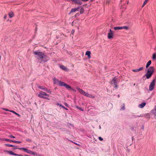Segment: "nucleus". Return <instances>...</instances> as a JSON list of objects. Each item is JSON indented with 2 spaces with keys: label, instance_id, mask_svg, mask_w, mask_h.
<instances>
[{
  "label": "nucleus",
  "instance_id": "nucleus-1",
  "mask_svg": "<svg viewBox=\"0 0 156 156\" xmlns=\"http://www.w3.org/2000/svg\"><path fill=\"white\" fill-rule=\"evenodd\" d=\"M34 53L37 56V57H38L37 58L41 62H45L48 60V57L42 52L34 51Z\"/></svg>",
  "mask_w": 156,
  "mask_h": 156
},
{
  "label": "nucleus",
  "instance_id": "nucleus-2",
  "mask_svg": "<svg viewBox=\"0 0 156 156\" xmlns=\"http://www.w3.org/2000/svg\"><path fill=\"white\" fill-rule=\"evenodd\" d=\"M154 67L151 66L149 67L147 73L145 75L147 79H149L151 77L154 72Z\"/></svg>",
  "mask_w": 156,
  "mask_h": 156
},
{
  "label": "nucleus",
  "instance_id": "nucleus-3",
  "mask_svg": "<svg viewBox=\"0 0 156 156\" xmlns=\"http://www.w3.org/2000/svg\"><path fill=\"white\" fill-rule=\"evenodd\" d=\"M44 96H46L48 97L49 96V95L47 94L46 92L42 91H41L39 92V94L38 95V96L41 98L46 99L48 100H49V99L48 98L44 97Z\"/></svg>",
  "mask_w": 156,
  "mask_h": 156
},
{
  "label": "nucleus",
  "instance_id": "nucleus-4",
  "mask_svg": "<svg viewBox=\"0 0 156 156\" xmlns=\"http://www.w3.org/2000/svg\"><path fill=\"white\" fill-rule=\"evenodd\" d=\"M156 77L153 79L150 83L149 86V90L150 91L152 90L154 88L156 82Z\"/></svg>",
  "mask_w": 156,
  "mask_h": 156
},
{
  "label": "nucleus",
  "instance_id": "nucleus-5",
  "mask_svg": "<svg viewBox=\"0 0 156 156\" xmlns=\"http://www.w3.org/2000/svg\"><path fill=\"white\" fill-rule=\"evenodd\" d=\"M68 1H71L72 2L77 4L81 5L82 4L81 0H67Z\"/></svg>",
  "mask_w": 156,
  "mask_h": 156
},
{
  "label": "nucleus",
  "instance_id": "nucleus-6",
  "mask_svg": "<svg viewBox=\"0 0 156 156\" xmlns=\"http://www.w3.org/2000/svg\"><path fill=\"white\" fill-rule=\"evenodd\" d=\"M109 32L108 34V39H111L113 38V35L114 34V32L111 29L109 30Z\"/></svg>",
  "mask_w": 156,
  "mask_h": 156
},
{
  "label": "nucleus",
  "instance_id": "nucleus-7",
  "mask_svg": "<svg viewBox=\"0 0 156 156\" xmlns=\"http://www.w3.org/2000/svg\"><path fill=\"white\" fill-rule=\"evenodd\" d=\"M117 80H116V79L115 78H114L112 80L111 82V83L112 84H113L115 86V88H117L118 87V86L117 85Z\"/></svg>",
  "mask_w": 156,
  "mask_h": 156
},
{
  "label": "nucleus",
  "instance_id": "nucleus-8",
  "mask_svg": "<svg viewBox=\"0 0 156 156\" xmlns=\"http://www.w3.org/2000/svg\"><path fill=\"white\" fill-rule=\"evenodd\" d=\"M79 92L81 94L85 96V94L87 93L86 92L84 91L83 90L81 89L80 88L78 89Z\"/></svg>",
  "mask_w": 156,
  "mask_h": 156
},
{
  "label": "nucleus",
  "instance_id": "nucleus-9",
  "mask_svg": "<svg viewBox=\"0 0 156 156\" xmlns=\"http://www.w3.org/2000/svg\"><path fill=\"white\" fill-rule=\"evenodd\" d=\"M54 84H58L60 81L58 80L57 79L54 78L53 79Z\"/></svg>",
  "mask_w": 156,
  "mask_h": 156
},
{
  "label": "nucleus",
  "instance_id": "nucleus-10",
  "mask_svg": "<svg viewBox=\"0 0 156 156\" xmlns=\"http://www.w3.org/2000/svg\"><path fill=\"white\" fill-rule=\"evenodd\" d=\"M143 69L144 68L143 67H141L138 69H133L132 71L134 72H137L143 70Z\"/></svg>",
  "mask_w": 156,
  "mask_h": 156
},
{
  "label": "nucleus",
  "instance_id": "nucleus-11",
  "mask_svg": "<svg viewBox=\"0 0 156 156\" xmlns=\"http://www.w3.org/2000/svg\"><path fill=\"white\" fill-rule=\"evenodd\" d=\"M151 113L156 116V106H155L154 108L151 111Z\"/></svg>",
  "mask_w": 156,
  "mask_h": 156
},
{
  "label": "nucleus",
  "instance_id": "nucleus-12",
  "mask_svg": "<svg viewBox=\"0 0 156 156\" xmlns=\"http://www.w3.org/2000/svg\"><path fill=\"white\" fill-rule=\"evenodd\" d=\"M79 7H77L76 8L72 9H71V12L69 13V14H70L71 13L75 12L76 11L78 10L79 9Z\"/></svg>",
  "mask_w": 156,
  "mask_h": 156
},
{
  "label": "nucleus",
  "instance_id": "nucleus-13",
  "mask_svg": "<svg viewBox=\"0 0 156 156\" xmlns=\"http://www.w3.org/2000/svg\"><path fill=\"white\" fill-rule=\"evenodd\" d=\"M4 151L5 152H7L8 153V154H11V155H16V154H15V153H14L13 152H12L11 151H8L7 150H4Z\"/></svg>",
  "mask_w": 156,
  "mask_h": 156
},
{
  "label": "nucleus",
  "instance_id": "nucleus-14",
  "mask_svg": "<svg viewBox=\"0 0 156 156\" xmlns=\"http://www.w3.org/2000/svg\"><path fill=\"white\" fill-rule=\"evenodd\" d=\"M90 54L91 52L90 51H87L86 52V55H87L88 58H90Z\"/></svg>",
  "mask_w": 156,
  "mask_h": 156
},
{
  "label": "nucleus",
  "instance_id": "nucleus-15",
  "mask_svg": "<svg viewBox=\"0 0 156 156\" xmlns=\"http://www.w3.org/2000/svg\"><path fill=\"white\" fill-rule=\"evenodd\" d=\"M146 105V103H142L139 105V107L140 108H143Z\"/></svg>",
  "mask_w": 156,
  "mask_h": 156
},
{
  "label": "nucleus",
  "instance_id": "nucleus-16",
  "mask_svg": "<svg viewBox=\"0 0 156 156\" xmlns=\"http://www.w3.org/2000/svg\"><path fill=\"white\" fill-rule=\"evenodd\" d=\"M65 84L66 83L64 82L60 81V82H59V83L58 85L61 86H64L65 85Z\"/></svg>",
  "mask_w": 156,
  "mask_h": 156
},
{
  "label": "nucleus",
  "instance_id": "nucleus-17",
  "mask_svg": "<svg viewBox=\"0 0 156 156\" xmlns=\"http://www.w3.org/2000/svg\"><path fill=\"white\" fill-rule=\"evenodd\" d=\"M9 16L10 18L14 16L13 13L12 12H10L9 13Z\"/></svg>",
  "mask_w": 156,
  "mask_h": 156
},
{
  "label": "nucleus",
  "instance_id": "nucleus-18",
  "mask_svg": "<svg viewBox=\"0 0 156 156\" xmlns=\"http://www.w3.org/2000/svg\"><path fill=\"white\" fill-rule=\"evenodd\" d=\"M151 61L149 60L148 61V62H147V63L146 66V68H147L149 66L151 65Z\"/></svg>",
  "mask_w": 156,
  "mask_h": 156
},
{
  "label": "nucleus",
  "instance_id": "nucleus-19",
  "mask_svg": "<svg viewBox=\"0 0 156 156\" xmlns=\"http://www.w3.org/2000/svg\"><path fill=\"white\" fill-rule=\"evenodd\" d=\"M38 88H40V89H41L44 91H45L46 90V89L47 88H46V87H43L42 86H38Z\"/></svg>",
  "mask_w": 156,
  "mask_h": 156
},
{
  "label": "nucleus",
  "instance_id": "nucleus-20",
  "mask_svg": "<svg viewBox=\"0 0 156 156\" xmlns=\"http://www.w3.org/2000/svg\"><path fill=\"white\" fill-rule=\"evenodd\" d=\"M65 85L64 86L67 89H71V87L70 86H69V85H67L66 83Z\"/></svg>",
  "mask_w": 156,
  "mask_h": 156
},
{
  "label": "nucleus",
  "instance_id": "nucleus-21",
  "mask_svg": "<svg viewBox=\"0 0 156 156\" xmlns=\"http://www.w3.org/2000/svg\"><path fill=\"white\" fill-rule=\"evenodd\" d=\"M26 152H27L28 153L31 154H34V152H33L31 151H30V150H29L28 149L27 150Z\"/></svg>",
  "mask_w": 156,
  "mask_h": 156
},
{
  "label": "nucleus",
  "instance_id": "nucleus-22",
  "mask_svg": "<svg viewBox=\"0 0 156 156\" xmlns=\"http://www.w3.org/2000/svg\"><path fill=\"white\" fill-rule=\"evenodd\" d=\"M114 29L115 30H121V29H122V27H114Z\"/></svg>",
  "mask_w": 156,
  "mask_h": 156
},
{
  "label": "nucleus",
  "instance_id": "nucleus-23",
  "mask_svg": "<svg viewBox=\"0 0 156 156\" xmlns=\"http://www.w3.org/2000/svg\"><path fill=\"white\" fill-rule=\"evenodd\" d=\"M132 116H133V118H136L140 117L142 116L141 115H133Z\"/></svg>",
  "mask_w": 156,
  "mask_h": 156
},
{
  "label": "nucleus",
  "instance_id": "nucleus-24",
  "mask_svg": "<svg viewBox=\"0 0 156 156\" xmlns=\"http://www.w3.org/2000/svg\"><path fill=\"white\" fill-rule=\"evenodd\" d=\"M144 116L147 118H149L150 117L149 114L148 113H146L144 115Z\"/></svg>",
  "mask_w": 156,
  "mask_h": 156
},
{
  "label": "nucleus",
  "instance_id": "nucleus-25",
  "mask_svg": "<svg viewBox=\"0 0 156 156\" xmlns=\"http://www.w3.org/2000/svg\"><path fill=\"white\" fill-rule=\"evenodd\" d=\"M10 112H11L14 113V114H15L16 115H17L18 116H20V114H18L15 111H12V110L10 111Z\"/></svg>",
  "mask_w": 156,
  "mask_h": 156
},
{
  "label": "nucleus",
  "instance_id": "nucleus-26",
  "mask_svg": "<svg viewBox=\"0 0 156 156\" xmlns=\"http://www.w3.org/2000/svg\"><path fill=\"white\" fill-rule=\"evenodd\" d=\"M60 67L61 69L63 70H65L66 69V68L63 65H61Z\"/></svg>",
  "mask_w": 156,
  "mask_h": 156
},
{
  "label": "nucleus",
  "instance_id": "nucleus-27",
  "mask_svg": "<svg viewBox=\"0 0 156 156\" xmlns=\"http://www.w3.org/2000/svg\"><path fill=\"white\" fill-rule=\"evenodd\" d=\"M148 0H145V1L144 2L143 5H142V7H144L145 6Z\"/></svg>",
  "mask_w": 156,
  "mask_h": 156
},
{
  "label": "nucleus",
  "instance_id": "nucleus-28",
  "mask_svg": "<svg viewBox=\"0 0 156 156\" xmlns=\"http://www.w3.org/2000/svg\"><path fill=\"white\" fill-rule=\"evenodd\" d=\"M122 29H125L126 30H127L129 29L128 27L127 26H123V27H122Z\"/></svg>",
  "mask_w": 156,
  "mask_h": 156
},
{
  "label": "nucleus",
  "instance_id": "nucleus-29",
  "mask_svg": "<svg viewBox=\"0 0 156 156\" xmlns=\"http://www.w3.org/2000/svg\"><path fill=\"white\" fill-rule=\"evenodd\" d=\"M5 146L9 147H13V146H14V145L8 144H5Z\"/></svg>",
  "mask_w": 156,
  "mask_h": 156
},
{
  "label": "nucleus",
  "instance_id": "nucleus-30",
  "mask_svg": "<svg viewBox=\"0 0 156 156\" xmlns=\"http://www.w3.org/2000/svg\"><path fill=\"white\" fill-rule=\"evenodd\" d=\"M156 58V54L155 53H154L153 55L152 58L154 59Z\"/></svg>",
  "mask_w": 156,
  "mask_h": 156
},
{
  "label": "nucleus",
  "instance_id": "nucleus-31",
  "mask_svg": "<svg viewBox=\"0 0 156 156\" xmlns=\"http://www.w3.org/2000/svg\"><path fill=\"white\" fill-rule=\"evenodd\" d=\"M4 140L7 141H9L10 142H12L13 141V140H10L7 139H5L4 138Z\"/></svg>",
  "mask_w": 156,
  "mask_h": 156
},
{
  "label": "nucleus",
  "instance_id": "nucleus-32",
  "mask_svg": "<svg viewBox=\"0 0 156 156\" xmlns=\"http://www.w3.org/2000/svg\"><path fill=\"white\" fill-rule=\"evenodd\" d=\"M84 12V10L83 9V8H81L80 10V13L82 14Z\"/></svg>",
  "mask_w": 156,
  "mask_h": 156
},
{
  "label": "nucleus",
  "instance_id": "nucleus-33",
  "mask_svg": "<svg viewBox=\"0 0 156 156\" xmlns=\"http://www.w3.org/2000/svg\"><path fill=\"white\" fill-rule=\"evenodd\" d=\"M88 97H89L91 98H95L94 96H93L92 95L90 94H89Z\"/></svg>",
  "mask_w": 156,
  "mask_h": 156
},
{
  "label": "nucleus",
  "instance_id": "nucleus-34",
  "mask_svg": "<svg viewBox=\"0 0 156 156\" xmlns=\"http://www.w3.org/2000/svg\"><path fill=\"white\" fill-rule=\"evenodd\" d=\"M12 142L16 143H18V144L20 143H21V142L20 141H12Z\"/></svg>",
  "mask_w": 156,
  "mask_h": 156
},
{
  "label": "nucleus",
  "instance_id": "nucleus-35",
  "mask_svg": "<svg viewBox=\"0 0 156 156\" xmlns=\"http://www.w3.org/2000/svg\"><path fill=\"white\" fill-rule=\"evenodd\" d=\"M76 107L78 109H79L80 110H81V111H83V109H82L81 108L79 107H78V106H77V105H76Z\"/></svg>",
  "mask_w": 156,
  "mask_h": 156
},
{
  "label": "nucleus",
  "instance_id": "nucleus-36",
  "mask_svg": "<svg viewBox=\"0 0 156 156\" xmlns=\"http://www.w3.org/2000/svg\"><path fill=\"white\" fill-rule=\"evenodd\" d=\"M60 106L62 107V108H63L64 109H65L66 110H68V109L67 108H66L64 106H63L62 105H60Z\"/></svg>",
  "mask_w": 156,
  "mask_h": 156
},
{
  "label": "nucleus",
  "instance_id": "nucleus-37",
  "mask_svg": "<svg viewBox=\"0 0 156 156\" xmlns=\"http://www.w3.org/2000/svg\"><path fill=\"white\" fill-rule=\"evenodd\" d=\"M45 91L47 92L48 93H51V91L50 90H48L47 88L46 89Z\"/></svg>",
  "mask_w": 156,
  "mask_h": 156
},
{
  "label": "nucleus",
  "instance_id": "nucleus-38",
  "mask_svg": "<svg viewBox=\"0 0 156 156\" xmlns=\"http://www.w3.org/2000/svg\"><path fill=\"white\" fill-rule=\"evenodd\" d=\"M125 109V105H124V104H123V105L122 107L121 108V109L122 110H124Z\"/></svg>",
  "mask_w": 156,
  "mask_h": 156
},
{
  "label": "nucleus",
  "instance_id": "nucleus-39",
  "mask_svg": "<svg viewBox=\"0 0 156 156\" xmlns=\"http://www.w3.org/2000/svg\"><path fill=\"white\" fill-rule=\"evenodd\" d=\"M27 149H26V148L23 147V150L25 152H27Z\"/></svg>",
  "mask_w": 156,
  "mask_h": 156
},
{
  "label": "nucleus",
  "instance_id": "nucleus-40",
  "mask_svg": "<svg viewBox=\"0 0 156 156\" xmlns=\"http://www.w3.org/2000/svg\"><path fill=\"white\" fill-rule=\"evenodd\" d=\"M75 32V30H72L71 31V33L72 34H73Z\"/></svg>",
  "mask_w": 156,
  "mask_h": 156
},
{
  "label": "nucleus",
  "instance_id": "nucleus-41",
  "mask_svg": "<svg viewBox=\"0 0 156 156\" xmlns=\"http://www.w3.org/2000/svg\"><path fill=\"white\" fill-rule=\"evenodd\" d=\"M16 155H14L18 156H23L22 154H18L15 153Z\"/></svg>",
  "mask_w": 156,
  "mask_h": 156
},
{
  "label": "nucleus",
  "instance_id": "nucleus-42",
  "mask_svg": "<svg viewBox=\"0 0 156 156\" xmlns=\"http://www.w3.org/2000/svg\"><path fill=\"white\" fill-rule=\"evenodd\" d=\"M98 139L101 141H102L103 140V138H102L101 137H99Z\"/></svg>",
  "mask_w": 156,
  "mask_h": 156
},
{
  "label": "nucleus",
  "instance_id": "nucleus-43",
  "mask_svg": "<svg viewBox=\"0 0 156 156\" xmlns=\"http://www.w3.org/2000/svg\"><path fill=\"white\" fill-rule=\"evenodd\" d=\"M9 137L10 138H15V136H13L12 135H11L9 136Z\"/></svg>",
  "mask_w": 156,
  "mask_h": 156
},
{
  "label": "nucleus",
  "instance_id": "nucleus-44",
  "mask_svg": "<svg viewBox=\"0 0 156 156\" xmlns=\"http://www.w3.org/2000/svg\"><path fill=\"white\" fill-rule=\"evenodd\" d=\"M3 109L4 110L6 111H8L10 112V110H9L8 109H5V108H3Z\"/></svg>",
  "mask_w": 156,
  "mask_h": 156
},
{
  "label": "nucleus",
  "instance_id": "nucleus-45",
  "mask_svg": "<svg viewBox=\"0 0 156 156\" xmlns=\"http://www.w3.org/2000/svg\"><path fill=\"white\" fill-rule=\"evenodd\" d=\"M89 95V94H88V93H87L85 95V96L88 97Z\"/></svg>",
  "mask_w": 156,
  "mask_h": 156
},
{
  "label": "nucleus",
  "instance_id": "nucleus-46",
  "mask_svg": "<svg viewBox=\"0 0 156 156\" xmlns=\"http://www.w3.org/2000/svg\"><path fill=\"white\" fill-rule=\"evenodd\" d=\"M79 15V13H76V14H75V17H76V16H78Z\"/></svg>",
  "mask_w": 156,
  "mask_h": 156
},
{
  "label": "nucleus",
  "instance_id": "nucleus-47",
  "mask_svg": "<svg viewBox=\"0 0 156 156\" xmlns=\"http://www.w3.org/2000/svg\"><path fill=\"white\" fill-rule=\"evenodd\" d=\"M23 147H20V148H18V149L20 150H23Z\"/></svg>",
  "mask_w": 156,
  "mask_h": 156
},
{
  "label": "nucleus",
  "instance_id": "nucleus-48",
  "mask_svg": "<svg viewBox=\"0 0 156 156\" xmlns=\"http://www.w3.org/2000/svg\"><path fill=\"white\" fill-rule=\"evenodd\" d=\"M13 147H14V149H17L16 147L15 146H13Z\"/></svg>",
  "mask_w": 156,
  "mask_h": 156
},
{
  "label": "nucleus",
  "instance_id": "nucleus-49",
  "mask_svg": "<svg viewBox=\"0 0 156 156\" xmlns=\"http://www.w3.org/2000/svg\"><path fill=\"white\" fill-rule=\"evenodd\" d=\"M65 105L66 106H68V105L67 103H65Z\"/></svg>",
  "mask_w": 156,
  "mask_h": 156
},
{
  "label": "nucleus",
  "instance_id": "nucleus-50",
  "mask_svg": "<svg viewBox=\"0 0 156 156\" xmlns=\"http://www.w3.org/2000/svg\"><path fill=\"white\" fill-rule=\"evenodd\" d=\"M6 15H5L4 16V19H6Z\"/></svg>",
  "mask_w": 156,
  "mask_h": 156
},
{
  "label": "nucleus",
  "instance_id": "nucleus-51",
  "mask_svg": "<svg viewBox=\"0 0 156 156\" xmlns=\"http://www.w3.org/2000/svg\"><path fill=\"white\" fill-rule=\"evenodd\" d=\"M0 140H4V138H0Z\"/></svg>",
  "mask_w": 156,
  "mask_h": 156
},
{
  "label": "nucleus",
  "instance_id": "nucleus-52",
  "mask_svg": "<svg viewBox=\"0 0 156 156\" xmlns=\"http://www.w3.org/2000/svg\"><path fill=\"white\" fill-rule=\"evenodd\" d=\"M109 1H106V3H108V4L109 3Z\"/></svg>",
  "mask_w": 156,
  "mask_h": 156
},
{
  "label": "nucleus",
  "instance_id": "nucleus-53",
  "mask_svg": "<svg viewBox=\"0 0 156 156\" xmlns=\"http://www.w3.org/2000/svg\"><path fill=\"white\" fill-rule=\"evenodd\" d=\"M57 105H59V106H60V105H61V104H59V103H57Z\"/></svg>",
  "mask_w": 156,
  "mask_h": 156
},
{
  "label": "nucleus",
  "instance_id": "nucleus-54",
  "mask_svg": "<svg viewBox=\"0 0 156 156\" xmlns=\"http://www.w3.org/2000/svg\"><path fill=\"white\" fill-rule=\"evenodd\" d=\"M118 97L119 98V97H120V95H119V94L118 95Z\"/></svg>",
  "mask_w": 156,
  "mask_h": 156
},
{
  "label": "nucleus",
  "instance_id": "nucleus-55",
  "mask_svg": "<svg viewBox=\"0 0 156 156\" xmlns=\"http://www.w3.org/2000/svg\"><path fill=\"white\" fill-rule=\"evenodd\" d=\"M73 22H72V25H73Z\"/></svg>",
  "mask_w": 156,
  "mask_h": 156
}]
</instances>
